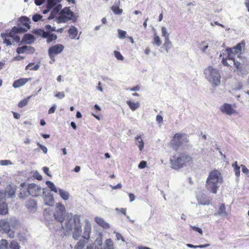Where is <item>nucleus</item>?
I'll return each instance as SVG.
<instances>
[{
  "label": "nucleus",
  "instance_id": "1",
  "mask_svg": "<svg viewBox=\"0 0 249 249\" xmlns=\"http://www.w3.org/2000/svg\"><path fill=\"white\" fill-rule=\"evenodd\" d=\"M245 42L242 41L232 48H227L223 55L220 54L222 58V63L225 66H231L233 64L237 70L240 72L242 71V66L245 64L246 58L241 56L242 54V48L245 47Z\"/></svg>",
  "mask_w": 249,
  "mask_h": 249
},
{
  "label": "nucleus",
  "instance_id": "2",
  "mask_svg": "<svg viewBox=\"0 0 249 249\" xmlns=\"http://www.w3.org/2000/svg\"><path fill=\"white\" fill-rule=\"evenodd\" d=\"M223 182V179L221 172L214 169L209 173L205 187L208 191L215 194Z\"/></svg>",
  "mask_w": 249,
  "mask_h": 249
},
{
  "label": "nucleus",
  "instance_id": "3",
  "mask_svg": "<svg viewBox=\"0 0 249 249\" xmlns=\"http://www.w3.org/2000/svg\"><path fill=\"white\" fill-rule=\"evenodd\" d=\"M65 227L67 231H71L73 229V237L75 239H78L82 233L80 216L75 214L71 218L67 219L66 221Z\"/></svg>",
  "mask_w": 249,
  "mask_h": 249
},
{
  "label": "nucleus",
  "instance_id": "4",
  "mask_svg": "<svg viewBox=\"0 0 249 249\" xmlns=\"http://www.w3.org/2000/svg\"><path fill=\"white\" fill-rule=\"evenodd\" d=\"M26 30L21 27L14 26L12 28L10 31H6L5 33L1 34L3 43L7 45H11V39L12 38L13 42L18 43L20 41V37L17 35L18 33H24Z\"/></svg>",
  "mask_w": 249,
  "mask_h": 249
},
{
  "label": "nucleus",
  "instance_id": "5",
  "mask_svg": "<svg viewBox=\"0 0 249 249\" xmlns=\"http://www.w3.org/2000/svg\"><path fill=\"white\" fill-rule=\"evenodd\" d=\"M206 79L213 87H217L221 84V76L219 71L212 66H208L204 70Z\"/></svg>",
  "mask_w": 249,
  "mask_h": 249
},
{
  "label": "nucleus",
  "instance_id": "6",
  "mask_svg": "<svg viewBox=\"0 0 249 249\" xmlns=\"http://www.w3.org/2000/svg\"><path fill=\"white\" fill-rule=\"evenodd\" d=\"M192 158L188 154L182 153L178 156L174 155L170 159L171 167L174 169H178L182 168L187 163L192 162Z\"/></svg>",
  "mask_w": 249,
  "mask_h": 249
},
{
  "label": "nucleus",
  "instance_id": "7",
  "mask_svg": "<svg viewBox=\"0 0 249 249\" xmlns=\"http://www.w3.org/2000/svg\"><path fill=\"white\" fill-rule=\"evenodd\" d=\"M186 135L185 134L177 133L172 138L170 142L169 146L174 150L178 151L179 147L183 144L184 142H187L188 141L186 138H183Z\"/></svg>",
  "mask_w": 249,
  "mask_h": 249
},
{
  "label": "nucleus",
  "instance_id": "8",
  "mask_svg": "<svg viewBox=\"0 0 249 249\" xmlns=\"http://www.w3.org/2000/svg\"><path fill=\"white\" fill-rule=\"evenodd\" d=\"M73 17V12L70 7H65L59 13L57 20L58 23H65L72 20Z\"/></svg>",
  "mask_w": 249,
  "mask_h": 249
},
{
  "label": "nucleus",
  "instance_id": "9",
  "mask_svg": "<svg viewBox=\"0 0 249 249\" xmlns=\"http://www.w3.org/2000/svg\"><path fill=\"white\" fill-rule=\"evenodd\" d=\"M64 46L62 44H57L50 47L48 50L50 58L54 61V57L56 55L61 53L64 50Z\"/></svg>",
  "mask_w": 249,
  "mask_h": 249
},
{
  "label": "nucleus",
  "instance_id": "10",
  "mask_svg": "<svg viewBox=\"0 0 249 249\" xmlns=\"http://www.w3.org/2000/svg\"><path fill=\"white\" fill-rule=\"evenodd\" d=\"M0 230L4 233H9V236L10 238L14 236V232L11 231L9 223L5 219L0 220Z\"/></svg>",
  "mask_w": 249,
  "mask_h": 249
},
{
  "label": "nucleus",
  "instance_id": "11",
  "mask_svg": "<svg viewBox=\"0 0 249 249\" xmlns=\"http://www.w3.org/2000/svg\"><path fill=\"white\" fill-rule=\"evenodd\" d=\"M27 191L29 195L34 197L40 195L41 191V188L35 183L29 184L27 187Z\"/></svg>",
  "mask_w": 249,
  "mask_h": 249
},
{
  "label": "nucleus",
  "instance_id": "12",
  "mask_svg": "<svg viewBox=\"0 0 249 249\" xmlns=\"http://www.w3.org/2000/svg\"><path fill=\"white\" fill-rule=\"evenodd\" d=\"M236 107L235 105L233 106L228 103L224 104L220 107V110L223 113H225L229 115H231L236 113L234 108Z\"/></svg>",
  "mask_w": 249,
  "mask_h": 249
},
{
  "label": "nucleus",
  "instance_id": "13",
  "mask_svg": "<svg viewBox=\"0 0 249 249\" xmlns=\"http://www.w3.org/2000/svg\"><path fill=\"white\" fill-rule=\"evenodd\" d=\"M91 227L90 224L89 222L88 221L85 223V225L84 227V231L83 235V238L89 240L90 238V235L91 233Z\"/></svg>",
  "mask_w": 249,
  "mask_h": 249
},
{
  "label": "nucleus",
  "instance_id": "14",
  "mask_svg": "<svg viewBox=\"0 0 249 249\" xmlns=\"http://www.w3.org/2000/svg\"><path fill=\"white\" fill-rule=\"evenodd\" d=\"M31 78H20L15 80L13 84V87L14 88H18L24 85L29 80H31Z\"/></svg>",
  "mask_w": 249,
  "mask_h": 249
},
{
  "label": "nucleus",
  "instance_id": "15",
  "mask_svg": "<svg viewBox=\"0 0 249 249\" xmlns=\"http://www.w3.org/2000/svg\"><path fill=\"white\" fill-rule=\"evenodd\" d=\"M95 221L101 227L105 229H108L110 227L108 223L106 222L103 218L99 217L95 218Z\"/></svg>",
  "mask_w": 249,
  "mask_h": 249
},
{
  "label": "nucleus",
  "instance_id": "16",
  "mask_svg": "<svg viewBox=\"0 0 249 249\" xmlns=\"http://www.w3.org/2000/svg\"><path fill=\"white\" fill-rule=\"evenodd\" d=\"M8 213V207L7 203L0 200V214L6 215Z\"/></svg>",
  "mask_w": 249,
  "mask_h": 249
},
{
  "label": "nucleus",
  "instance_id": "17",
  "mask_svg": "<svg viewBox=\"0 0 249 249\" xmlns=\"http://www.w3.org/2000/svg\"><path fill=\"white\" fill-rule=\"evenodd\" d=\"M26 206L30 211H34L36 209L37 205L36 201L34 199H29L26 202Z\"/></svg>",
  "mask_w": 249,
  "mask_h": 249
},
{
  "label": "nucleus",
  "instance_id": "18",
  "mask_svg": "<svg viewBox=\"0 0 249 249\" xmlns=\"http://www.w3.org/2000/svg\"><path fill=\"white\" fill-rule=\"evenodd\" d=\"M68 33H69L70 37L71 39H74L76 38V37L77 36L78 31H77V28L75 26H71L70 28V29L68 31Z\"/></svg>",
  "mask_w": 249,
  "mask_h": 249
},
{
  "label": "nucleus",
  "instance_id": "19",
  "mask_svg": "<svg viewBox=\"0 0 249 249\" xmlns=\"http://www.w3.org/2000/svg\"><path fill=\"white\" fill-rule=\"evenodd\" d=\"M19 21L20 24L24 26V27H26L27 29H30V19L29 18H28L26 17H21L20 18Z\"/></svg>",
  "mask_w": 249,
  "mask_h": 249
},
{
  "label": "nucleus",
  "instance_id": "20",
  "mask_svg": "<svg viewBox=\"0 0 249 249\" xmlns=\"http://www.w3.org/2000/svg\"><path fill=\"white\" fill-rule=\"evenodd\" d=\"M64 214L65 213H62V212L56 211L55 213H54L55 219H56L57 221L60 222L62 224V223L63 222L64 220Z\"/></svg>",
  "mask_w": 249,
  "mask_h": 249
},
{
  "label": "nucleus",
  "instance_id": "21",
  "mask_svg": "<svg viewBox=\"0 0 249 249\" xmlns=\"http://www.w3.org/2000/svg\"><path fill=\"white\" fill-rule=\"evenodd\" d=\"M136 144L139 147L140 151H142L144 147V142L141 136H137L135 138Z\"/></svg>",
  "mask_w": 249,
  "mask_h": 249
},
{
  "label": "nucleus",
  "instance_id": "22",
  "mask_svg": "<svg viewBox=\"0 0 249 249\" xmlns=\"http://www.w3.org/2000/svg\"><path fill=\"white\" fill-rule=\"evenodd\" d=\"M126 104L132 111L135 110L140 107V103L138 102L134 103L131 101H127Z\"/></svg>",
  "mask_w": 249,
  "mask_h": 249
},
{
  "label": "nucleus",
  "instance_id": "23",
  "mask_svg": "<svg viewBox=\"0 0 249 249\" xmlns=\"http://www.w3.org/2000/svg\"><path fill=\"white\" fill-rule=\"evenodd\" d=\"M119 3L120 1H118V3L117 4L113 5L111 7V10H112L113 13L116 15L121 14L123 12V10L119 8Z\"/></svg>",
  "mask_w": 249,
  "mask_h": 249
},
{
  "label": "nucleus",
  "instance_id": "24",
  "mask_svg": "<svg viewBox=\"0 0 249 249\" xmlns=\"http://www.w3.org/2000/svg\"><path fill=\"white\" fill-rule=\"evenodd\" d=\"M59 2L60 0H48L46 7H48V9H52Z\"/></svg>",
  "mask_w": 249,
  "mask_h": 249
},
{
  "label": "nucleus",
  "instance_id": "25",
  "mask_svg": "<svg viewBox=\"0 0 249 249\" xmlns=\"http://www.w3.org/2000/svg\"><path fill=\"white\" fill-rule=\"evenodd\" d=\"M232 166L233 167L235 175L237 177H239L240 175V167L237 164V162L235 161L232 164Z\"/></svg>",
  "mask_w": 249,
  "mask_h": 249
},
{
  "label": "nucleus",
  "instance_id": "26",
  "mask_svg": "<svg viewBox=\"0 0 249 249\" xmlns=\"http://www.w3.org/2000/svg\"><path fill=\"white\" fill-rule=\"evenodd\" d=\"M104 249H113V243L111 239L106 240Z\"/></svg>",
  "mask_w": 249,
  "mask_h": 249
},
{
  "label": "nucleus",
  "instance_id": "27",
  "mask_svg": "<svg viewBox=\"0 0 249 249\" xmlns=\"http://www.w3.org/2000/svg\"><path fill=\"white\" fill-rule=\"evenodd\" d=\"M39 68V65L38 64H36L34 63H30L28 65L26 66L25 69L31 71H36Z\"/></svg>",
  "mask_w": 249,
  "mask_h": 249
},
{
  "label": "nucleus",
  "instance_id": "28",
  "mask_svg": "<svg viewBox=\"0 0 249 249\" xmlns=\"http://www.w3.org/2000/svg\"><path fill=\"white\" fill-rule=\"evenodd\" d=\"M152 44L160 46L161 44V41L158 35L155 34L153 37Z\"/></svg>",
  "mask_w": 249,
  "mask_h": 249
},
{
  "label": "nucleus",
  "instance_id": "29",
  "mask_svg": "<svg viewBox=\"0 0 249 249\" xmlns=\"http://www.w3.org/2000/svg\"><path fill=\"white\" fill-rule=\"evenodd\" d=\"M46 184L51 191L54 192V193L57 192V189L53 182L51 181H47L46 182Z\"/></svg>",
  "mask_w": 249,
  "mask_h": 249
},
{
  "label": "nucleus",
  "instance_id": "30",
  "mask_svg": "<svg viewBox=\"0 0 249 249\" xmlns=\"http://www.w3.org/2000/svg\"><path fill=\"white\" fill-rule=\"evenodd\" d=\"M44 200L47 205L52 206L53 205L54 199L52 196L45 197Z\"/></svg>",
  "mask_w": 249,
  "mask_h": 249
},
{
  "label": "nucleus",
  "instance_id": "31",
  "mask_svg": "<svg viewBox=\"0 0 249 249\" xmlns=\"http://www.w3.org/2000/svg\"><path fill=\"white\" fill-rule=\"evenodd\" d=\"M60 196L65 200L69 199V194L68 192L64 191L61 189H59Z\"/></svg>",
  "mask_w": 249,
  "mask_h": 249
},
{
  "label": "nucleus",
  "instance_id": "32",
  "mask_svg": "<svg viewBox=\"0 0 249 249\" xmlns=\"http://www.w3.org/2000/svg\"><path fill=\"white\" fill-rule=\"evenodd\" d=\"M8 242L6 239L0 240V249H8Z\"/></svg>",
  "mask_w": 249,
  "mask_h": 249
},
{
  "label": "nucleus",
  "instance_id": "33",
  "mask_svg": "<svg viewBox=\"0 0 249 249\" xmlns=\"http://www.w3.org/2000/svg\"><path fill=\"white\" fill-rule=\"evenodd\" d=\"M172 46V43L169 39H165L164 43L163 44V47L167 52L168 51L169 49L171 48Z\"/></svg>",
  "mask_w": 249,
  "mask_h": 249
},
{
  "label": "nucleus",
  "instance_id": "34",
  "mask_svg": "<svg viewBox=\"0 0 249 249\" xmlns=\"http://www.w3.org/2000/svg\"><path fill=\"white\" fill-rule=\"evenodd\" d=\"M9 246L11 249H20V245L15 241H11L10 243Z\"/></svg>",
  "mask_w": 249,
  "mask_h": 249
},
{
  "label": "nucleus",
  "instance_id": "35",
  "mask_svg": "<svg viewBox=\"0 0 249 249\" xmlns=\"http://www.w3.org/2000/svg\"><path fill=\"white\" fill-rule=\"evenodd\" d=\"M29 97L24 99L18 102V106L19 108H22L27 105Z\"/></svg>",
  "mask_w": 249,
  "mask_h": 249
},
{
  "label": "nucleus",
  "instance_id": "36",
  "mask_svg": "<svg viewBox=\"0 0 249 249\" xmlns=\"http://www.w3.org/2000/svg\"><path fill=\"white\" fill-rule=\"evenodd\" d=\"M218 213L219 214H224L225 215H227L225 206L224 204H221L220 205Z\"/></svg>",
  "mask_w": 249,
  "mask_h": 249
},
{
  "label": "nucleus",
  "instance_id": "37",
  "mask_svg": "<svg viewBox=\"0 0 249 249\" xmlns=\"http://www.w3.org/2000/svg\"><path fill=\"white\" fill-rule=\"evenodd\" d=\"M23 40L25 41H29L30 42H32L34 40V37L33 35L31 34H26L24 36Z\"/></svg>",
  "mask_w": 249,
  "mask_h": 249
},
{
  "label": "nucleus",
  "instance_id": "38",
  "mask_svg": "<svg viewBox=\"0 0 249 249\" xmlns=\"http://www.w3.org/2000/svg\"><path fill=\"white\" fill-rule=\"evenodd\" d=\"M57 36L54 34H49L48 38L47 39V42L50 43L53 40H56Z\"/></svg>",
  "mask_w": 249,
  "mask_h": 249
},
{
  "label": "nucleus",
  "instance_id": "39",
  "mask_svg": "<svg viewBox=\"0 0 249 249\" xmlns=\"http://www.w3.org/2000/svg\"><path fill=\"white\" fill-rule=\"evenodd\" d=\"M118 37L121 39H124L126 37V33L125 31L121 29L118 30Z\"/></svg>",
  "mask_w": 249,
  "mask_h": 249
},
{
  "label": "nucleus",
  "instance_id": "40",
  "mask_svg": "<svg viewBox=\"0 0 249 249\" xmlns=\"http://www.w3.org/2000/svg\"><path fill=\"white\" fill-rule=\"evenodd\" d=\"M162 36L165 37V39H169V34L167 33L166 29L165 27H161Z\"/></svg>",
  "mask_w": 249,
  "mask_h": 249
},
{
  "label": "nucleus",
  "instance_id": "41",
  "mask_svg": "<svg viewBox=\"0 0 249 249\" xmlns=\"http://www.w3.org/2000/svg\"><path fill=\"white\" fill-rule=\"evenodd\" d=\"M114 54L115 55V57L119 60H124V57L122 55V54L117 51H115L114 52Z\"/></svg>",
  "mask_w": 249,
  "mask_h": 249
},
{
  "label": "nucleus",
  "instance_id": "42",
  "mask_svg": "<svg viewBox=\"0 0 249 249\" xmlns=\"http://www.w3.org/2000/svg\"><path fill=\"white\" fill-rule=\"evenodd\" d=\"M85 244V243L84 241H80L76 245L75 249H83Z\"/></svg>",
  "mask_w": 249,
  "mask_h": 249
},
{
  "label": "nucleus",
  "instance_id": "43",
  "mask_svg": "<svg viewBox=\"0 0 249 249\" xmlns=\"http://www.w3.org/2000/svg\"><path fill=\"white\" fill-rule=\"evenodd\" d=\"M187 247L191 248H205V247L209 246V244H205V245H199V246H195V245H193L192 244H187Z\"/></svg>",
  "mask_w": 249,
  "mask_h": 249
},
{
  "label": "nucleus",
  "instance_id": "44",
  "mask_svg": "<svg viewBox=\"0 0 249 249\" xmlns=\"http://www.w3.org/2000/svg\"><path fill=\"white\" fill-rule=\"evenodd\" d=\"M57 208L58 209V210H57L56 211L62 212V213H65V208L63 204L61 203H58L57 204Z\"/></svg>",
  "mask_w": 249,
  "mask_h": 249
},
{
  "label": "nucleus",
  "instance_id": "45",
  "mask_svg": "<svg viewBox=\"0 0 249 249\" xmlns=\"http://www.w3.org/2000/svg\"><path fill=\"white\" fill-rule=\"evenodd\" d=\"M27 49V46H23L21 47H18L17 49V52L18 54L22 53H24L25 51Z\"/></svg>",
  "mask_w": 249,
  "mask_h": 249
},
{
  "label": "nucleus",
  "instance_id": "46",
  "mask_svg": "<svg viewBox=\"0 0 249 249\" xmlns=\"http://www.w3.org/2000/svg\"><path fill=\"white\" fill-rule=\"evenodd\" d=\"M190 227L192 230L198 232L201 235L203 234V231L201 228L193 226H191Z\"/></svg>",
  "mask_w": 249,
  "mask_h": 249
},
{
  "label": "nucleus",
  "instance_id": "47",
  "mask_svg": "<svg viewBox=\"0 0 249 249\" xmlns=\"http://www.w3.org/2000/svg\"><path fill=\"white\" fill-rule=\"evenodd\" d=\"M42 18V16L39 14H36L34 15L32 17V19L33 21L35 22H37L40 20Z\"/></svg>",
  "mask_w": 249,
  "mask_h": 249
},
{
  "label": "nucleus",
  "instance_id": "48",
  "mask_svg": "<svg viewBox=\"0 0 249 249\" xmlns=\"http://www.w3.org/2000/svg\"><path fill=\"white\" fill-rule=\"evenodd\" d=\"M36 144L39 147V148L42 150V151L46 154L47 153V148L46 146L43 145H41L39 142H37L36 143Z\"/></svg>",
  "mask_w": 249,
  "mask_h": 249
},
{
  "label": "nucleus",
  "instance_id": "49",
  "mask_svg": "<svg viewBox=\"0 0 249 249\" xmlns=\"http://www.w3.org/2000/svg\"><path fill=\"white\" fill-rule=\"evenodd\" d=\"M65 93L63 91L57 92L55 95V97L59 99L63 98L65 97Z\"/></svg>",
  "mask_w": 249,
  "mask_h": 249
},
{
  "label": "nucleus",
  "instance_id": "50",
  "mask_svg": "<svg viewBox=\"0 0 249 249\" xmlns=\"http://www.w3.org/2000/svg\"><path fill=\"white\" fill-rule=\"evenodd\" d=\"M146 164H147V163L145 161H144V160L141 161L138 165V167L140 169L144 168L146 166Z\"/></svg>",
  "mask_w": 249,
  "mask_h": 249
},
{
  "label": "nucleus",
  "instance_id": "51",
  "mask_svg": "<svg viewBox=\"0 0 249 249\" xmlns=\"http://www.w3.org/2000/svg\"><path fill=\"white\" fill-rule=\"evenodd\" d=\"M241 167L242 168V172L246 174H248L249 173V169L246 167L245 165L242 164L241 165Z\"/></svg>",
  "mask_w": 249,
  "mask_h": 249
},
{
  "label": "nucleus",
  "instance_id": "52",
  "mask_svg": "<svg viewBox=\"0 0 249 249\" xmlns=\"http://www.w3.org/2000/svg\"><path fill=\"white\" fill-rule=\"evenodd\" d=\"M56 109V106L53 105L48 110V113L49 114H52L53 113L55 110Z\"/></svg>",
  "mask_w": 249,
  "mask_h": 249
},
{
  "label": "nucleus",
  "instance_id": "53",
  "mask_svg": "<svg viewBox=\"0 0 249 249\" xmlns=\"http://www.w3.org/2000/svg\"><path fill=\"white\" fill-rule=\"evenodd\" d=\"M11 164V162L9 160H3L1 161V164L2 165H5Z\"/></svg>",
  "mask_w": 249,
  "mask_h": 249
},
{
  "label": "nucleus",
  "instance_id": "54",
  "mask_svg": "<svg viewBox=\"0 0 249 249\" xmlns=\"http://www.w3.org/2000/svg\"><path fill=\"white\" fill-rule=\"evenodd\" d=\"M44 1L45 0H35V2L36 5L39 6L43 4Z\"/></svg>",
  "mask_w": 249,
  "mask_h": 249
},
{
  "label": "nucleus",
  "instance_id": "55",
  "mask_svg": "<svg viewBox=\"0 0 249 249\" xmlns=\"http://www.w3.org/2000/svg\"><path fill=\"white\" fill-rule=\"evenodd\" d=\"M42 32V37L45 38H48L50 33L48 32H45L44 31H41Z\"/></svg>",
  "mask_w": 249,
  "mask_h": 249
},
{
  "label": "nucleus",
  "instance_id": "56",
  "mask_svg": "<svg viewBox=\"0 0 249 249\" xmlns=\"http://www.w3.org/2000/svg\"><path fill=\"white\" fill-rule=\"evenodd\" d=\"M117 211H119V209L118 208L116 209ZM120 212L123 213L124 215H126V208H121L120 210H119Z\"/></svg>",
  "mask_w": 249,
  "mask_h": 249
},
{
  "label": "nucleus",
  "instance_id": "57",
  "mask_svg": "<svg viewBox=\"0 0 249 249\" xmlns=\"http://www.w3.org/2000/svg\"><path fill=\"white\" fill-rule=\"evenodd\" d=\"M128 196H129V200H130V202L133 201L135 199V196L133 194L129 193Z\"/></svg>",
  "mask_w": 249,
  "mask_h": 249
},
{
  "label": "nucleus",
  "instance_id": "58",
  "mask_svg": "<svg viewBox=\"0 0 249 249\" xmlns=\"http://www.w3.org/2000/svg\"><path fill=\"white\" fill-rule=\"evenodd\" d=\"M156 120L159 123H161L162 122L163 118L160 115H157L156 117Z\"/></svg>",
  "mask_w": 249,
  "mask_h": 249
},
{
  "label": "nucleus",
  "instance_id": "59",
  "mask_svg": "<svg viewBox=\"0 0 249 249\" xmlns=\"http://www.w3.org/2000/svg\"><path fill=\"white\" fill-rule=\"evenodd\" d=\"M43 172H44V173H45L46 175H47L48 176H50L49 174V168L47 167H44L43 168Z\"/></svg>",
  "mask_w": 249,
  "mask_h": 249
},
{
  "label": "nucleus",
  "instance_id": "60",
  "mask_svg": "<svg viewBox=\"0 0 249 249\" xmlns=\"http://www.w3.org/2000/svg\"><path fill=\"white\" fill-rule=\"evenodd\" d=\"M13 114L14 117L16 119H18L20 118V114L17 112H13Z\"/></svg>",
  "mask_w": 249,
  "mask_h": 249
},
{
  "label": "nucleus",
  "instance_id": "61",
  "mask_svg": "<svg viewBox=\"0 0 249 249\" xmlns=\"http://www.w3.org/2000/svg\"><path fill=\"white\" fill-rule=\"evenodd\" d=\"M111 187L113 189H121L122 188V184L121 183H118L116 186H113Z\"/></svg>",
  "mask_w": 249,
  "mask_h": 249
},
{
  "label": "nucleus",
  "instance_id": "62",
  "mask_svg": "<svg viewBox=\"0 0 249 249\" xmlns=\"http://www.w3.org/2000/svg\"><path fill=\"white\" fill-rule=\"evenodd\" d=\"M140 89V87L139 86H137L136 87H134L132 88H131L130 89V90L131 91H137V90H139Z\"/></svg>",
  "mask_w": 249,
  "mask_h": 249
},
{
  "label": "nucleus",
  "instance_id": "63",
  "mask_svg": "<svg viewBox=\"0 0 249 249\" xmlns=\"http://www.w3.org/2000/svg\"><path fill=\"white\" fill-rule=\"evenodd\" d=\"M36 179H37L38 180H41L42 179V177L41 175H40L38 173L36 174Z\"/></svg>",
  "mask_w": 249,
  "mask_h": 249
},
{
  "label": "nucleus",
  "instance_id": "64",
  "mask_svg": "<svg viewBox=\"0 0 249 249\" xmlns=\"http://www.w3.org/2000/svg\"><path fill=\"white\" fill-rule=\"evenodd\" d=\"M24 58V57L23 56H21L20 55H18V56H17L15 57H14V59L15 60H20L21 59H23Z\"/></svg>",
  "mask_w": 249,
  "mask_h": 249
}]
</instances>
